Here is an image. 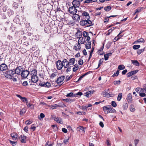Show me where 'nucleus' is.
<instances>
[{"label":"nucleus","instance_id":"obj_1","mask_svg":"<svg viewBox=\"0 0 146 146\" xmlns=\"http://www.w3.org/2000/svg\"><path fill=\"white\" fill-rule=\"evenodd\" d=\"M90 17H88L87 19H81L80 21V25L82 26H86V27H89L94 25L92 21L90 20Z\"/></svg>","mask_w":146,"mask_h":146},{"label":"nucleus","instance_id":"obj_2","mask_svg":"<svg viewBox=\"0 0 146 146\" xmlns=\"http://www.w3.org/2000/svg\"><path fill=\"white\" fill-rule=\"evenodd\" d=\"M103 109L105 114H108L110 113H115V110L113 108H108L107 106H104L103 107Z\"/></svg>","mask_w":146,"mask_h":146},{"label":"nucleus","instance_id":"obj_3","mask_svg":"<svg viewBox=\"0 0 146 146\" xmlns=\"http://www.w3.org/2000/svg\"><path fill=\"white\" fill-rule=\"evenodd\" d=\"M6 72L5 77L8 78L12 77L14 76V75L16 74L14 70H10L7 71Z\"/></svg>","mask_w":146,"mask_h":146},{"label":"nucleus","instance_id":"obj_4","mask_svg":"<svg viewBox=\"0 0 146 146\" xmlns=\"http://www.w3.org/2000/svg\"><path fill=\"white\" fill-rule=\"evenodd\" d=\"M31 81H30L29 83H30V85H33L32 83H36L38 80V78L37 75L31 76Z\"/></svg>","mask_w":146,"mask_h":146},{"label":"nucleus","instance_id":"obj_5","mask_svg":"<svg viewBox=\"0 0 146 146\" xmlns=\"http://www.w3.org/2000/svg\"><path fill=\"white\" fill-rule=\"evenodd\" d=\"M77 11L76 8L73 6L70 7L68 9V11L69 13L72 15L77 13Z\"/></svg>","mask_w":146,"mask_h":146},{"label":"nucleus","instance_id":"obj_6","mask_svg":"<svg viewBox=\"0 0 146 146\" xmlns=\"http://www.w3.org/2000/svg\"><path fill=\"white\" fill-rule=\"evenodd\" d=\"M56 64L58 70H60L62 69L63 66V64L60 60H58L56 62Z\"/></svg>","mask_w":146,"mask_h":146},{"label":"nucleus","instance_id":"obj_7","mask_svg":"<svg viewBox=\"0 0 146 146\" xmlns=\"http://www.w3.org/2000/svg\"><path fill=\"white\" fill-rule=\"evenodd\" d=\"M23 70V68L21 66H17L14 70L16 74L20 75Z\"/></svg>","mask_w":146,"mask_h":146},{"label":"nucleus","instance_id":"obj_8","mask_svg":"<svg viewBox=\"0 0 146 146\" xmlns=\"http://www.w3.org/2000/svg\"><path fill=\"white\" fill-rule=\"evenodd\" d=\"M73 15L72 17L73 19L77 22L79 21L80 19V17H81V16L80 15V14L77 13L76 14Z\"/></svg>","mask_w":146,"mask_h":146},{"label":"nucleus","instance_id":"obj_9","mask_svg":"<svg viewBox=\"0 0 146 146\" xmlns=\"http://www.w3.org/2000/svg\"><path fill=\"white\" fill-rule=\"evenodd\" d=\"M29 74V72L27 70H23L21 73V74L22 78H26L28 76Z\"/></svg>","mask_w":146,"mask_h":146},{"label":"nucleus","instance_id":"obj_10","mask_svg":"<svg viewBox=\"0 0 146 146\" xmlns=\"http://www.w3.org/2000/svg\"><path fill=\"white\" fill-rule=\"evenodd\" d=\"M73 5L76 8L79 7L80 5V3L78 0H74L72 3Z\"/></svg>","mask_w":146,"mask_h":146},{"label":"nucleus","instance_id":"obj_11","mask_svg":"<svg viewBox=\"0 0 146 146\" xmlns=\"http://www.w3.org/2000/svg\"><path fill=\"white\" fill-rule=\"evenodd\" d=\"M82 33H80V34L78 35L79 37H78L79 38V40L78 42H80L81 44H84L85 42V39H83V38L81 36Z\"/></svg>","mask_w":146,"mask_h":146},{"label":"nucleus","instance_id":"obj_12","mask_svg":"<svg viewBox=\"0 0 146 146\" xmlns=\"http://www.w3.org/2000/svg\"><path fill=\"white\" fill-rule=\"evenodd\" d=\"M64 79L65 76H62L59 77L56 80V82L58 84H60L63 81Z\"/></svg>","mask_w":146,"mask_h":146},{"label":"nucleus","instance_id":"obj_13","mask_svg":"<svg viewBox=\"0 0 146 146\" xmlns=\"http://www.w3.org/2000/svg\"><path fill=\"white\" fill-rule=\"evenodd\" d=\"M11 135L13 140H17L18 139V135L16 133H13Z\"/></svg>","mask_w":146,"mask_h":146},{"label":"nucleus","instance_id":"obj_14","mask_svg":"<svg viewBox=\"0 0 146 146\" xmlns=\"http://www.w3.org/2000/svg\"><path fill=\"white\" fill-rule=\"evenodd\" d=\"M0 71H2L6 70L7 69V66L4 63H3L0 65Z\"/></svg>","mask_w":146,"mask_h":146},{"label":"nucleus","instance_id":"obj_15","mask_svg":"<svg viewBox=\"0 0 146 146\" xmlns=\"http://www.w3.org/2000/svg\"><path fill=\"white\" fill-rule=\"evenodd\" d=\"M27 138V137L24 135H21L19 137V139L22 143H26V139Z\"/></svg>","mask_w":146,"mask_h":146},{"label":"nucleus","instance_id":"obj_16","mask_svg":"<svg viewBox=\"0 0 146 146\" xmlns=\"http://www.w3.org/2000/svg\"><path fill=\"white\" fill-rule=\"evenodd\" d=\"M126 99L128 103L131 102L132 101V98L131 94L129 93L128 94Z\"/></svg>","mask_w":146,"mask_h":146},{"label":"nucleus","instance_id":"obj_17","mask_svg":"<svg viewBox=\"0 0 146 146\" xmlns=\"http://www.w3.org/2000/svg\"><path fill=\"white\" fill-rule=\"evenodd\" d=\"M54 120L58 123H59L61 124L63 123L62 119L59 117H56L55 116L54 117Z\"/></svg>","mask_w":146,"mask_h":146},{"label":"nucleus","instance_id":"obj_18","mask_svg":"<svg viewBox=\"0 0 146 146\" xmlns=\"http://www.w3.org/2000/svg\"><path fill=\"white\" fill-rule=\"evenodd\" d=\"M19 15H17L14 19L13 21L14 22L17 24H20V20L19 19Z\"/></svg>","mask_w":146,"mask_h":146},{"label":"nucleus","instance_id":"obj_19","mask_svg":"<svg viewBox=\"0 0 146 146\" xmlns=\"http://www.w3.org/2000/svg\"><path fill=\"white\" fill-rule=\"evenodd\" d=\"M75 59L74 58H71L68 61V64H70V66L73 65L75 63Z\"/></svg>","mask_w":146,"mask_h":146},{"label":"nucleus","instance_id":"obj_20","mask_svg":"<svg viewBox=\"0 0 146 146\" xmlns=\"http://www.w3.org/2000/svg\"><path fill=\"white\" fill-rule=\"evenodd\" d=\"M80 44H81L79 42H78V44L76 43V46H74L75 50H78L80 49L81 48V46L80 45Z\"/></svg>","mask_w":146,"mask_h":146},{"label":"nucleus","instance_id":"obj_21","mask_svg":"<svg viewBox=\"0 0 146 146\" xmlns=\"http://www.w3.org/2000/svg\"><path fill=\"white\" fill-rule=\"evenodd\" d=\"M102 95L104 97H106L107 98H109L111 96V94L106 91H104L102 93Z\"/></svg>","mask_w":146,"mask_h":146},{"label":"nucleus","instance_id":"obj_22","mask_svg":"<svg viewBox=\"0 0 146 146\" xmlns=\"http://www.w3.org/2000/svg\"><path fill=\"white\" fill-rule=\"evenodd\" d=\"M143 9V7H139L136 9L134 12L133 14L134 15L137 13H138Z\"/></svg>","mask_w":146,"mask_h":146},{"label":"nucleus","instance_id":"obj_23","mask_svg":"<svg viewBox=\"0 0 146 146\" xmlns=\"http://www.w3.org/2000/svg\"><path fill=\"white\" fill-rule=\"evenodd\" d=\"M81 15H82L85 17V19H87L88 17H90L88 13L87 12L84 11L81 13Z\"/></svg>","mask_w":146,"mask_h":146},{"label":"nucleus","instance_id":"obj_24","mask_svg":"<svg viewBox=\"0 0 146 146\" xmlns=\"http://www.w3.org/2000/svg\"><path fill=\"white\" fill-rule=\"evenodd\" d=\"M91 47V42H87L86 44V48L87 49H90Z\"/></svg>","mask_w":146,"mask_h":146},{"label":"nucleus","instance_id":"obj_25","mask_svg":"<svg viewBox=\"0 0 146 146\" xmlns=\"http://www.w3.org/2000/svg\"><path fill=\"white\" fill-rule=\"evenodd\" d=\"M131 61V63L136 66H139V64L137 60H132Z\"/></svg>","mask_w":146,"mask_h":146},{"label":"nucleus","instance_id":"obj_26","mask_svg":"<svg viewBox=\"0 0 146 146\" xmlns=\"http://www.w3.org/2000/svg\"><path fill=\"white\" fill-rule=\"evenodd\" d=\"M50 27L49 26H47L46 27H45L44 29V31L46 33H50Z\"/></svg>","mask_w":146,"mask_h":146},{"label":"nucleus","instance_id":"obj_27","mask_svg":"<svg viewBox=\"0 0 146 146\" xmlns=\"http://www.w3.org/2000/svg\"><path fill=\"white\" fill-rule=\"evenodd\" d=\"M7 13L8 15L9 16H10L14 14L13 11L11 9H8L7 10Z\"/></svg>","mask_w":146,"mask_h":146},{"label":"nucleus","instance_id":"obj_28","mask_svg":"<svg viewBox=\"0 0 146 146\" xmlns=\"http://www.w3.org/2000/svg\"><path fill=\"white\" fill-rule=\"evenodd\" d=\"M37 73V71L36 69H34L31 71V76L36 75Z\"/></svg>","mask_w":146,"mask_h":146},{"label":"nucleus","instance_id":"obj_29","mask_svg":"<svg viewBox=\"0 0 146 146\" xmlns=\"http://www.w3.org/2000/svg\"><path fill=\"white\" fill-rule=\"evenodd\" d=\"M79 68V67L77 64H76L74 65V67L73 68V70L74 72H76Z\"/></svg>","mask_w":146,"mask_h":146},{"label":"nucleus","instance_id":"obj_30","mask_svg":"<svg viewBox=\"0 0 146 146\" xmlns=\"http://www.w3.org/2000/svg\"><path fill=\"white\" fill-rule=\"evenodd\" d=\"M122 94L120 93L119 94L117 98V100L118 101H119L121 100L122 98Z\"/></svg>","mask_w":146,"mask_h":146},{"label":"nucleus","instance_id":"obj_31","mask_svg":"<svg viewBox=\"0 0 146 146\" xmlns=\"http://www.w3.org/2000/svg\"><path fill=\"white\" fill-rule=\"evenodd\" d=\"M125 68V66L123 65H119L118 67V69L119 70H124Z\"/></svg>","mask_w":146,"mask_h":146},{"label":"nucleus","instance_id":"obj_32","mask_svg":"<svg viewBox=\"0 0 146 146\" xmlns=\"http://www.w3.org/2000/svg\"><path fill=\"white\" fill-rule=\"evenodd\" d=\"M145 48L141 49L138 50L137 51V54L138 55H139L141 54L144 51Z\"/></svg>","mask_w":146,"mask_h":146},{"label":"nucleus","instance_id":"obj_33","mask_svg":"<svg viewBox=\"0 0 146 146\" xmlns=\"http://www.w3.org/2000/svg\"><path fill=\"white\" fill-rule=\"evenodd\" d=\"M111 7L110 6H108L106 7H105L104 10L106 11H109L111 9Z\"/></svg>","mask_w":146,"mask_h":146},{"label":"nucleus","instance_id":"obj_34","mask_svg":"<svg viewBox=\"0 0 146 146\" xmlns=\"http://www.w3.org/2000/svg\"><path fill=\"white\" fill-rule=\"evenodd\" d=\"M44 117V114L43 113H41L40 114V116L38 115V118L40 120L41 119H43Z\"/></svg>","mask_w":146,"mask_h":146},{"label":"nucleus","instance_id":"obj_35","mask_svg":"<svg viewBox=\"0 0 146 146\" xmlns=\"http://www.w3.org/2000/svg\"><path fill=\"white\" fill-rule=\"evenodd\" d=\"M128 107V105L127 103H124L123 104V109L124 110H125L127 109Z\"/></svg>","mask_w":146,"mask_h":146},{"label":"nucleus","instance_id":"obj_36","mask_svg":"<svg viewBox=\"0 0 146 146\" xmlns=\"http://www.w3.org/2000/svg\"><path fill=\"white\" fill-rule=\"evenodd\" d=\"M13 8L15 9H16L18 6V4L14 2L13 5Z\"/></svg>","mask_w":146,"mask_h":146},{"label":"nucleus","instance_id":"obj_37","mask_svg":"<svg viewBox=\"0 0 146 146\" xmlns=\"http://www.w3.org/2000/svg\"><path fill=\"white\" fill-rule=\"evenodd\" d=\"M72 75H70V76H67L66 77V79L65 80V81L66 82L68 81L72 78Z\"/></svg>","mask_w":146,"mask_h":146},{"label":"nucleus","instance_id":"obj_38","mask_svg":"<svg viewBox=\"0 0 146 146\" xmlns=\"http://www.w3.org/2000/svg\"><path fill=\"white\" fill-rule=\"evenodd\" d=\"M111 44V42L110 41H109L108 42L106 45V47L107 49H108L110 47Z\"/></svg>","mask_w":146,"mask_h":146},{"label":"nucleus","instance_id":"obj_39","mask_svg":"<svg viewBox=\"0 0 146 146\" xmlns=\"http://www.w3.org/2000/svg\"><path fill=\"white\" fill-rule=\"evenodd\" d=\"M51 86L50 83L49 82H45V87L47 88H49Z\"/></svg>","mask_w":146,"mask_h":146},{"label":"nucleus","instance_id":"obj_40","mask_svg":"<svg viewBox=\"0 0 146 146\" xmlns=\"http://www.w3.org/2000/svg\"><path fill=\"white\" fill-rule=\"evenodd\" d=\"M27 106L28 108H30L33 109L34 108V105L33 104H30V103H29V104H28Z\"/></svg>","mask_w":146,"mask_h":146},{"label":"nucleus","instance_id":"obj_41","mask_svg":"<svg viewBox=\"0 0 146 146\" xmlns=\"http://www.w3.org/2000/svg\"><path fill=\"white\" fill-rule=\"evenodd\" d=\"M140 47L139 45H134L133 46V48L134 50H137Z\"/></svg>","mask_w":146,"mask_h":146},{"label":"nucleus","instance_id":"obj_42","mask_svg":"<svg viewBox=\"0 0 146 146\" xmlns=\"http://www.w3.org/2000/svg\"><path fill=\"white\" fill-rule=\"evenodd\" d=\"M9 142L13 146H14L17 143V141H13L10 140H9Z\"/></svg>","mask_w":146,"mask_h":146},{"label":"nucleus","instance_id":"obj_43","mask_svg":"<svg viewBox=\"0 0 146 146\" xmlns=\"http://www.w3.org/2000/svg\"><path fill=\"white\" fill-rule=\"evenodd\" d=\"M78 130V129H80L82 130L83 131H84V127L83 126H79L78 128L77 129Z\"/></svg>","mask_w":146,"mask_h":146},{"label":"nucleus","instance_id":"obj_44","mask_svg":"<svg viewBox=\"0 0 146 146\" xmlns=\"http://www.w3.org/2000/svg\"><path fill=\"white\" fill-rule=\"evenodd\" d=\"M119 73V71L118 70H117L116 72H115L114 74L113 75L112 77H114V76H117Z\"/></svg>","mask_w":146,"mask_h":146},{"label":"nucleus","instance_id":"obj_45","mask_svg":"<svg viewBox=\"0 0 146 146\" xmlns=\"http://www.w3.org/2000/svg\"><path fill=\"white\" fill-rule=\"evenodd\" d=\"M104 44L103 43V45L100 48V49L99 50H98V52L99 53H100L101 52V51L103 50L104 48Z\"/></svg>","mask_w":146,"mask_h":146},{"label":"nucleus","instance_id":"obj_46","mask_svg":"<svg viewBox=\"0 0 146 146\" xmlns=\"http://www.w3.org/2000/svg\"><path fill=\"white\" fill-rule=\"evenodd\" d=\"M111 105L114 107H115L117 106V104L114 101H112L111 103Z\"/></svg>","mask_w":146,"mask_h":146},{"label":"nucleus","instance_id":"obj_47","mask_svg":"<svg viewBox=\"0 0 146 146\" xmlns=\"http://www.w3.org/2000/svg\"><path fill=\"white\" fill-rule=\"evenodd\" d=\"M73 93L72 92H70L69 93L67 94L66 96L68 97H72V96L73 95Z\"/></svg>","mask_w":146,"mask_h":146},{"label":"nucleus","instance_id":"obj_48","mask_svg":"<svg viewBox=\"0 0 146 146\" xmlns=\"http://www.w3.org/2000/svg\"><path fill=\"white\" fill-rule=\"evenodd\" d=\"M121 82V81L120 80L118 81H114L113 82V83L114 85H119V84Z\"/></svg>","mask_w":146,"mask_h":146},{"label":"nucleus","instance_id":"obj_49","mask_svg":"<svg viewBox=\"0 0 146 146\" xmlns=\"http://www.w3.org/2000/svg\"><path fill=\"white\" fill-rule=\"evenodd\" d=\"M83 35L84 37H86L88 36V33L86 31H84L83 33Z\"/></svg>","mask_w":146,"mask_h":146},{"label":"nucleus","instance_id":"obj_50","mask_svg":"<svg viewBox=\"0 0 146 146\" xmlns=\"http://www.w3.org/2000/svg\"><path fill=\"white\" fill-rule=\"evenodd\" d=\"M81 108L82 109V110L83 111L87 110V109L88 108L86 106H82V107Z\"/></svg>","mask_w":146,"mask_h":146},{"label":"nucleus","instance_id":"obj_51","mask_svg":"<svg viewBox=\"0 0 146 146\" xmlns=\"http://www.w3.org/2000/svg\"><path fill=\"white\" fill-rule=\"evenodd\" d=\"M123 35H120V37H117V36L115 37L114 39H113V40L114 41V42L118 40L119 39H120L123 36Z\"/></svg>","mask_w":146,"mask_h":146},{"label":"nucleus","instance_id":"obj_52","mask_svg":"<svg viewBox=\"0 0 146 146\" xmlns=\"http://www.w3.org/2000/svg\"><path fill=\"white\" fill-rule=\"evenodd\" d=\"M83 64V61L82 59L80 58L78 61V64L80 65H82Z\"/></svg>","mask_w":146,"mask_h":146},{"label":"nucleus","instance_id":"obj_53","mask_svg":"<svg viewBox=\"0 0 146 146\" xmlns=\"http://www.w3.org/2000/svg\"><path fill=\"white\" fill-rule=\"evenodd\" d=\"M130 109V111L131 112H134L135 110V109L133 106H131Z\"/></svg>","mask_w":146,"mask_h":146},{"label":"nucleus","instance_id":"obj_54","mask_svg":"<svg viewBox=\"0 0 146 146\" xmlns=\"http://www.w3.org/2000/svg\"><path fill=\"white\" fill-rule=\"evenodd\" d=\"M8 7L6 5H5L3 7V12H5L6 11Z\"/></svg>","mask_w":146,"mask_h":146},{"label":"nucleus","instance_id":"obj_55","mask_svg":"<svg viewBox=\"0 0 146 146\" xmlns=\"http://www.w3.org/2000/svg\"><path fill=\"white\" fill-rule=\"evenodd\" d=\"M138 71L139 70H135L131 71V72L132 74V75H133L137 73L138 72Z\"/></svg>","mask_w":146,"mask_h":146},{"label":"nucleus","instance_id":"obj_56","mask_svg":"<svg viewBox=\"0 0 146 146\" xmlns=\"http://www.w3.org/2000/svg\"><path fill=\"white\" fill-rule=\"evenodd\" d=\"M139 96L142 97H145L146 96V94L144 93H139Z\"/></svg>","mask_w":146,"mask_h":146},{"label":"nucleus","instance_id":"obj_57","mask_svg":"<svg viewBox=\"0 0 146 146\" xmlns=\"http://www.w3.org/2000/svg\"><path fill=\"white\" fill-rule=\"evenodd\" d=\"M32 123V122L30 121L27 120L25 122V123L27 125H29Z\"/></svg>","mask_w":146,"mask_h":146},{"label":"nucleus","instance_id":"obj_58","mask_svg":"<svg viewBox=\"0 0 146 146\" xmlns=\"http://www.w3.org/2000/svg\"><path fill=\"white\" fill-rule=\"evenodd\" d=\"M92 2V0H86L84 1V3H90Z\"/></svg>","mask_w":146,"mask_h":146},{"label":"nucleus","instance_id":"obj_59","mask_svg":"<svg viewBox=\"0 0 146 146\" xmlns=\"http://www.w3.org/2000/svg\"><path fill=\"white\" fill-rule=\"evenodd\" d=\"M138 41L139 42V43H143L144 42V40L143 38H141L138 39Z\"/></svg>","mask_w":146,"mask_h":146},{"label":"nucleus","instance_id":"obj_60","mask_svg":"<svg viewBox=\"0 0 146 146\" xmlns=\"http://www.w3.org/2000/svg\"><path fill=\"white\" fill-rule=\"evenodd\" d=\"M28 127L26 126L24 128L23 130L25 132L27 133L28 131Z\"/></svg>","mask_w":146,"mask_h":146},{"label":"nucleus","instance_id":"obj_61","mask_svg":"<svg viewBox=\"0 0 146 146\" xmlns=\"http://www.w3.org/2000/svg\"><path fill=\"white\" fill-rule=\"evenodd\" d=\"M109 18V17H106L105 19H104V22L105 23L108 22L109 21V19H108V18Z\"/></svg>","mask_w":146,"mask_h":146},{"label":"nucleus","instance_id":"obj_62","mask_svg":"<svg viewBox=\"0 0 146 146\" xmlns=\"http://www.w3.org/2000/svg\"><path fill=\"white\" fill-rule=\"evenodd\" d=\"M62 131L65 133H66L67 132V130L65 128H63L62 129Z\"/></svg>","mask_w":146,"mask_h":146},{"label":"nucleus","instance_id":"obj_63","mask_svg":"<svg viewBox=\"0 0 146 146\" xmlns=\"http://www.w3.org/2000/svg\"><path fill=\"white\" fill-rule=\"evenodd\" d=\"M132 74H131V72H129L127 74V77H129L131 76Z\"/></svg>","mask_w":146,"mask_h":146},{"label":"nucleus","instance_id":"obj_64","mask_svg":"<svg viewBox=\"0 0 146 146\" xmlns=\"http://www.w3.org/2000/svg\"><path fill=\"white\" fill-rule=\"evenodd\" d=\"M28 84V82L27 81H24L22 84L23 85L25 86H27Z\"/></svg>","mask_w":146,"mask_h":146}]
</instances>
